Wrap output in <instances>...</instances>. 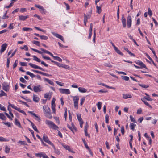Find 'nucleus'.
Masks as SVG:
<instances>
[{
	"instance_id": "50",
	"label": "nucleus",
	"mask_w": 158,
	"mask_h": 158,
	"mask_svg": "<svg viewBox=\"0 0 158 158\" xmlns=\"http://www.w3.org/2000/svg\"><path fill=\"white\" fill-rule=\"evenodd\" d=\"M10 62V58H8L7 59L6 67L7 68L9 67V64Z\"/></svg>"
},
{
	"instance_id": "62",
	"label": "nucleus",
	"mask_w": 158,
	"mask_h": 158,
	"mask_svg": "<svg viewBox=\"0 0 158 158\" xmlns=\"http://www.w3.org/2000/svg\"><path fill=\"white\" fill-rule=\"evenodd\" d=\"M32 128H33V129L35 131H36V132L38 133L39 132V131L38 130V129H37V128H36V126L35 125H34V126H33L32 127Z\"/></svg>"
},
{
	"instance_id": "44",
	"label": "nucleus",
	"mask_w": 158,
	"mask_h": 158,
	"mask_svg": "<svg viewBox=\"0 0 158 158\" xmlns=\"http://www.w3.org/2000/svg\"><path fill=\"white\" fill-rule=\"evenodd\" d=\"M148 14L150 16H151L152 14V12L150 8H148Z\"/></svg>"
},
{
	"instance_id": "60",
	"label": "nucleus",
	"mask_w": 158,
	"mask_h": 158,
	"mask_svg": "<svg viewBox=\"0 0 158 158\" xmlns=\"http://www.w3.org/2000/svg\"><path fill=\"white\" fill-rule=\"evenodd\" d=\"M88 127V125L87 124V123H86V125L84 127V131L86 132L87 131V128Z\"/></svg>"
},
{
	"instance_id": "51",
	"label": "nucleus",
	"mask_w": 158,
	"mask_h": 158,
	"mask_svg": "<svg viewBox=\"0 0 158 158\" xmlns=\"http://www.w3.org/2000/svg\"><path fill=\"white\" fill-rule=\"evenodd\" d=\"M11 106L14 109H15L16 110H19V108H18L16 106H15L14 105H11Z\"/></svg>"
},
{
	"instance_id": "34",
	"label": "nucleus",
	"mask_w": 158,
	"mask_h": 158,
	"mask_svg": "<svg viewBox=\"0 0 158 158\" xmlns=\"http://www.w3.org/2000/svg\"><path fill=\"white\" fill-rule=\"evenodd\" d=\"M121 78L122 79L125 81H128L129 80V78L128 77L124 76H122Z\"/></svg>"
},
{
	"instance_id": "46",
	"label": "nucleus",
	"mask_w": 158,
	"mask_h": 158,
	"mask_svg": "<svg viewBox=\"0 0 158 158\" xmlns=\"http://www.w3.org/2000/svg\"><path fill=\"white\" fill-rule=\"evenodd\" d=\"M130 118L131 121L134 123H136V122L135 120L133 117L131 115H130Z\"/></svg>"
},
{
	"instance_id": "36",
	"label": "nucleus",
	"mask_w": 158,
	"mask_h": 158,
	"mask_svg": "<svg viewBox=\"0 0 158 158\" xmlns=\"http://www.w3.org/2000/svg\"><path fill=\"white\" fill-rule=\"evenodd\" d=\"M32 43L37 46H40V43L39 41L34 40L32 41Z\"/></svg>"
},
{
	"instance_id": "49",
	"label": "nucleus",
	"mask_w": 158,
	"mask_h": 158,
	"mask_svg": "<svg viewBox=\"0 0 158 158\" xmlns=\"http://www.w3.org/2000/svg\"><path fill=\"white\" fill-rule=\"evenodd\" d=\"M0 92H1V93L0 94H1L2 97V96H7L6 94V93H5V92H4L2 90L0 91Z\"/></svg>"
},
{
	"instance_id": "13",
	"label": "nucleus",
	"mask_w": 158,
	"mask_h": 158,
	"mask_svg": "<svg viewBox=\"0 0 158 158\" xmlns=\"http://www.w3.org/2000/svg\"><path fill=\"white\" fill-rule=\"evenodd\" d=\"M7 46V44L6 43H4L1 46V48L0 51L1 53H2L6 50Z\"/></svg>"
},
{
	"instance_id": "2",
	"label": "nucleus",
	"mask_w": 158,
	"mask_h": 158,
	"mask_svg": "<svg viewBox=\"0 0 158 158\" xmlns=\"http://www.w3.org/2000/svg\"><path fill=\"white\" fill-rule=\"evenodd\" d=\"M45 123L50 128L54 130H57V129L59 128V127L51 121L46 120L45 121Z\"/></svg>"
},
{
	"instance_id": "22",
	"label": "nucleus",
	"mask_w": 158,
	"mask_h": 158,
	"mask_svg": "<svg viewBox=\"0 0 158 158\" xmlns=\"http://www.w3.org/2000/svg\"><path fill=\"white\" fill-rule=\"evenodd\" d=\"M0 119L3 120H6V118L3 113H0Z\"/></svg>"
},
{
	"instance_id": "6",
	"label": "nucleus",
	"mask_w": 158,
	"mask_h": 158,
	"mask_svg": "<svg viewBox=\"0 0 158 158\" xmlns=\"http://www.w3.org/2000/svg\"><path fill=\"white\" fill-rule=\"evenodd\" d=\"M60 92L61 94H69L70 93L69 90L67 89L60 88L59 89Z\"/></svg>"
},
{
	"instance_id": "64",
	"label": "nucleus",
	"mask_w": 158,
	"mask_h": 158,
	"mask_svg": "<svg viewBox=\"0 0 158 158\" xmlns=\"http://www.w3.org/2000/svg\"><path fill=\"white\" fill-rule=\"evenodd\" d=\"M13 23H10L9 27H8V28L10 29H12L14 28V27L13 26Z\"/></svg>"
},
{
	"instance_id": "9",
	"label": "nucleus",
	"mask_w": 158,
	"mask_h": 158,
	"mask_svg": "<svg viewBox=\"0 0 158 158\" xmlns=\"http://www.w3.org/2000/svg\"><path fill=\"white\" fill-rule=\"evenodd\" d=\"M2 89L5 91L7 92L9 90V85L8 83L4 82L2 84Z\"/></svg>"
},
{
	"instance_id": "20",
	"label": "nucleus",
	"mask_w": 158,
	"mask_h": 158,
	"mask_svg": "<svg viewBox=\"0 0 158 158\" xmlns=\"http://www.w3.org/2000/svg\"><path fill=\"white\" fill-rule=\"evenodd\" d=\"M44 81H46L48 83L52 85H53V86L54 85V83L53 82H52L51 80H50L49 79H47V78H44Z\"/></svg>"
},
{
	"instance_id": "10",
	"label": "nucleus",
	"mask_w": 158,
	"mask_h": 158,
	"mask_svg": "<svg viewBox=\"0 0 158 158\" xmlns=\"http://www.w3.org/2000/svg\"><path fill=\"white\" fill-rule=\"evenodd\" d=\"M28 64L31 67H32L33 68H34L35 69H39L43 71H45V70L44 69H43L42 68L40 67H39L38 66H37L35 64H32L31 63H29Z\"/></svg>"
},
{
	"instance_id": "12",
	"label": "nucleus",
	"mask_w": 158,
	"mask_h": 158,
	"mask_svg": "<svg viewBox=\"0 0 158 158\" xmlns=\"http://www.w3.org/2000/svg\"><path fill=\"white\" fill-rule=\"evenodd\" d=\"M52 34L53 35L56 36V37L58 38L61 40L62 41H63L64 42V39L63 37L61 35L57 34V33H56L54 32H52Z\"/></svg>"
},
{
	"instance_id": "25",
	"label": "nucleus",
	"mask_w": 158,
	"mask_h": 158,
	"mask_svg": "<svg viewBox=\"0 0 158 158\" xmlns=\"http://www.w3.org/2000/svg\"><path fill=\"white\" fill-rule=\"evenodd\" d=\"M15 125L18 126L19 127H21L20 123L19 121H18L17 118H15Z\"/></svg>"
},
{
	"instance_id": "57",
	"label": "nucleus",
	"mask_w": 158,
	"mask_h": 158,
	"mask_svg": "<svg viewBox=\"0 0 158 158\" xmlns=\"http://www.w3.org/2000/svg\"><path fill=\"white\" fill-rule=\"evenodd\" d=\"M26 9L25 8H21L20 9V12H26Z\"/></svg>"
},
{
	"instance_id": "15",
	"label": "nucleus",
	"mask_w": 158,
	"mask_h": 158,
	"mask_svg": "<svg viewBox=\"0 0 158 158\" xmlns=\"http://www.w3.org/2000/svg\"><path fill=\"white\" fill-rule=\"evenodd\" d=\"M29 17V15L23 16L22 15L19 16V19L20 20L25 21Z\"/></svg>"
},
{
	"instance_id": "53",
	"label": "nucleus",
	"mask_w": 158,
	"mask_h": 158,
	"mask_svg": "<svg viewBox=\"0 0 158 158\" xmlns=\"http://www.w3.org/2000/svg\"><path fill=\"white\" fill-rule=\"evenodd\" d=\"M64 115L65 118V120H66L67 116V109L66 108L65 109V112L64 114Z\"/></svg>"
},
{
	"instance_id": "59",
	"label": "nucleus",
	"mask_w": 158,
	"mask_h": 158,
	"mask_svg": "<svg viewBox=\"0 0 158 158\" xmlns=\"http://www.w3.org/2000/svg\"><path fill=\"white\" fill-rule=\"evenodd\" d=\"M20 81L23 83H26V81L23 77H21L20 79Z\"/></svg>"
},
{
	"instance_id": "35",
	"label": "nucleus",
	"mask_w": 158,
	"mask_h": 158,
	"mask_svg": "<svg viewBox=\"0 0 158 158\" xmlns=\"http://www.w3.org/2000/svg\"><path fill=\"white\" fill-rule=\"evenodd\" d=\"M40 37L41 40H47L48 39V36L45 35H40Z\"/></svg>"
},
{
	"instance_id": "8",
	"label": "nucleus",
	"mask_w": 158,
	"mask_h": 158,
	"mask_svg": "<svg viewBox=\"0 0 158 158\" xmlns=\"http://www.w3.org/2000/svg\"><path fill=\"white\" fill-rule=\"evenodd\" d=\"M132 18L131 16L128 15L127 19V25L128 28H130L131 26Z\"/></svg>"
},
{
	"instance_id": "14",
	"label": "nucleus",
	"mask_w": 158,
	"mask_h": 158,
	"mask_svg": "<svg viewBox=\"0 0 158 158\" xmlns=\"http://www.w3.org/2000/svg\"><path fill=\"white\" fill-rule=\"evenodd\" d=\"M62 145L64 148L66 150H68L69 152L73 153H75V152L72 150V149L70 148V147L69 146L65 145L64 144H62Z\"/></svg>"
},
{
	"instance_id": "30",
	"label": "nucleus",
	"mask_w": 158,
	"mask_h": 158,
	"mask_svg": "<svg viewBox=\"0 0 158 158\" xmlns=\"http://www.w3.org/2000/svg\"><path fill=\"white\" fill-rule=\"evenodd\" d=\"M96 8H97V11H96L99 14H100L101 13V11H102L101 7L97 6Z\"/></svg>"
},
{
	"instance_id": "39",
	"label": "nucleus",
	"mask_w": 158,
	"mask_h": 158,
	"mask_svg": "<svg viewBox=\"0 0 158 158\" xmlns=\"http://www.w3.org/2000/svg\"><path fill=\"white\" fill-rule=\"evenodd\" d=\"M136 126V125L135 124L131 123V124L130 127V128L132 130H134V127Z\"/></svg>"
},
{
	"instance_id": "4",
	"label": "nucleus",
	"mask_w": 158,
	"mask_h": 158,
	"mask_svg": "<svg viewBox=\"0 0 158 158\" xmlns=\"http://www.w3.org/2000/svg\"><path fill=\"white\" fill-rule=\"evenodd\" d=\"M42 88L40 85L34 86L33 90L35 92H40L42 90Z\"/></svg>"
},
{
	"instance_id": "3",
	"label": "nucleus",
	"mask_w": 158,
	"mask_h": 158,
	"mask_svg": "<svg viewBox=\"0 0 158 158\" xmlns=\"http://www.w3.org/2000/svg\"><path fill=\"white\" fill-rule=\"evenodd\" d=\"M79 100V97L78 96H76L73 97L74 106V107L77 109L78 108V101Z\"/></svg>"
},
{
	"instance_id": "27",
	"label": "nucleus",
	"mask_w": 158,
	"mask_h": 158,
	"mask_svg": "<svg viewBox=\"0 0 158 158\" xmlns=\"http://www.w3.org/2000/svg\"><path fill=\"white\" fill-rule=\"evenodd\" d=\"M139 65L141 66V67H140V68H145L146 69H147V68L146 66L145 65L142 61L141 62Z\"/></svg>"
},
{
	"instance_id": "37",
	"label": "nucleus",
	"mask_w": 158,
	"mask_h": 158,
	"mask_svg": "<svg viewBox=\"0 0 158 158\" xmlns=\"http://www.w3.org/2000/svg\"><path fill=\"white\" fill-rule=\"evenodd\" d=\"M77 118L79 122H81L83 121L82 118L81 117V115L80 114H78L77 115Z\"/></svg>"
},
{
	"instance_id": "29",
	"label": "nucleus",
	"mask_w": 158,
	"mask_h": 158,
	"mask_svg": "<svg viewBox=\"0 0 158 158\" xmlns=\"http://www.w3.org/2000/svg\"><path fill=\"white\" fill-rule=\"evenodd\" d=\"M22 30L23 31H32V29L31 28L26 27H23L22 29Z\"/></svg>"
},
{
	"instance_id": "61",
	"label": "nucleus",
	"mask_w": 158,
	"mask_h": 158,
	"mask_svg": "<svg viewBox=\"0 0 158 158\" xmlns=\"http://www.w3.org/2000/svg\"><path fill=\"white\" fill-rule=\"evenodd\" d=\"M121 132L122 133V134L123 135L124 134V127L123 126H122L121 127Z\"/></svg>"
},
{
	"instance_id": "48",
	"label": "nucleus",
	"mask_w": 158,
	"mask_h": 158,
	"mask_svg": "<svg viewBox=\"0 0 158 158\" xmlns=\"http://www.w3.org/2000/svg\"><path fill=\"white\" fill-rule=\"evenodd\" d=\"M139 85L141 87L143 88H147L148 87V86L147 85L141 84H139Z\"/></svg>"
},
{
	"instance_id": "11",
	"label": "nucleus",
	"mask_w": 158,
	"mask_h": 158,
	"mask_svg": "<svg viewBox=\"0 0 158 158\" xmlns=\"http://www.w3.org/2000/svg\"><path fill=\"white\" fill-rule=\"evenodd\" d=\"M121 21L123 27L125 28L126 26V20L124 17V15H122Z\"/></svg>"
},
{
	"instance_id": "18",
	"label": "nucleus",
	"mask_w": 158,
	"mask_h": 158,
	"mask_svg": "<svg viewBox=\"0 0 158 158\" xmlns=\"http://www.w3.org/2000/svg\"><path fill=\"white\" fill-rule=\"evenodd\" d=\"M28 113H29V114L33 115L36 118H35V119H36L37 120L39 121H40V120L39 117H38V116H37L36 115L35 113H33L31 111H28Z\"/></svg>"
},
{
	"instance_id": "33",
	"label": "nucleus",
	"mask_w": 158,
	"mask_h": 158,
	"mask_svg": "<svg viewBox=\"0 0 158 158\" xmlns=\"http://www.w3.org/2000/svg\"><path fill=\"white\" fill-rule=\"evenodd\" d=\"M146 55L147 58H148L152 62V63L155 66H156V64L154 63V62L153 61V60L150 57V56H149V55L147 53L146 54Z\"/></svg>"
},
{
	"instance_id": "63",
	"label": "nucleus",
	"mask_w": 158,
	"mask_h": 158,
	"mask_svg": "<svg viewBox=\"0 0 158 158\" xmlns=\"http://www.w3.org/2000/svg\"><path fill=\"white\" fill-rule=\"evenodd\" d=\"M42 153H36L35 156L37 157H39L40 158H41L42 157Z\"/></svg>"
},
{
	"instance_id": "1",
	"label": "nucleus",
	"mask_w": 158,
	"mask_h": 158,
	"mask_svg": "<svg viewBox=\"0 0 158 158\" xmlns=\"http://www.w3.org/2000/svg\"><path fill=\"white\" fill-rule=\"evenodd\" d=\"M44 112L45 116L49 119H51L52 117L50 112V109L47 106H43Z\"/></svg>"
},
{
	"instance_id": "23",
	"label": "nucleus",
	"mask_w": 158,
	"mask_h": 158,
	"mask_svg": "<svg viewBox=\"0 0 158 158\" xmlns=\"http://www.w3.org/2000/svg\"><path fill=\"white\" fill-rule=\"evenodd\" d=\"M114 50L116 52L118 53V54H119V55L123 56V53L121 52V51L119 50L117 47H115V49H114Z\"/></svg>"
},
{
	"instance_id": "31",
	"label": "nucleus",
	"mask_w": 158,
	"mask_h": 158,
	"mask_svg": "<svg viewBox=\"0 0 158 158\" xmlns=\"http://www.w3.org/2000/svg\"><path fill=\"white\" fill-rule=\"evenodd\" d=\"M10 148L8 147L6 145L5 148V152L6 153H9L10 152Z\"/></svg>"
},
{
	"instance_id": "42",
	"label": "nucleus",
	"mask_w": 158,
	"mask_h": 158,
	"mask_svg": "<svg viewBox=\"0 0 158 158\" xmlns=\"http://www.w3.org/2000/svg\"><path fill=\"white\" fill-rule=\"evenodd\" d=\"M31 50H32L36 52H37L39 54H41L42 53V52L39 51V50H38L36 49H34L33 48H31Z\"/></svg>"
},
{
	"instance_id": "21",
	"label": "nucleus",
	"mask_w": 158,
	"mask_h": 158,
	"mask_svg": "<svg viewBox=\"0 0 158 158\" xmlns=\"http://www.w3.org/2000/svg\"><path fill=\"white\" fill-rule=\"evenodd\" d=\"M84 145L86 148L89 151L90 155L92 156L93 155V153L92 152L91 150L90 149L89 147L88 146L87 143H86V144H84Z\"/></svg>"
},
{
	"instance_id": "16",
	"label": "nucleus",
	"mask_w": 158,
	"mask_h": 158,
	"mask_svg": "<svg viewBox=\"0 0 158 158\" xmlns=\"http://www.w3.org/2000/svg\"><path fill=\"white\" fill-rule=\"evenodd\" d=\"M78 89L79 91L81 93H84L87 92V89L83 87H79Z\"/></svg>"
},
{
	"instance_id": "26",
	"label": "nucleus",
	"mask_w": 158,
	"mask_h": 158,
	"mask_svg": "<svg viewBox=\"0 0 158 158\" xmlns=\"http://www.w3.org/2000/svg\"><path fill=\"white\" fill-rule=\"evenodd\" d=\"M54 149V152L57 154L59 155L60 154V151L58 149H56L55 147V146L54 145V147H52Z\"/></svg>"
},
{
	"instance_id": "32",
	"label": "nucleus",
	"mask_w": 158,
	"mask_h": 158,
	"mask_svg": "<svg viewBox=\"0 0 158 158\" xmlns=\"http://www.w3.org/2000/svg\"><path fill=\"white\" fill-rule=\"evenodd\" d=\"M27 75L30 76L31 77H35V75L31 73L29 71H27L26 73Z\"/></svg>"
},
{
	"instance_id": "5",
	"label": "nucleus",
	"mask_w": 158,
	"mask_h": 158,
	"mask_svg": "<svg viewBox=\"0 0 158 158\" xmlns=\"http://www.w3.org/2000/svg\"><path fill=\"white\" fill-rule=\"evenodd\" d=\"M32 57L33 58V60L35 61H36L38 62H41V64L42 65H43L45 67H48V65L46 64L44 61H41L38 58L37 56H33Z\"/></svg>"
},
{
	"instance_id": "55",
	"label": "nucleus",
	"mask_w": 158,
	"mask_h": 158,
	"mask_svg": "<svg viewBox=\"0 0 158 158\" xmlns=\"http://www.w3.org/2000/svg\"><path fill=\"white\" fill-rule=\"evenodd\" d=\"M42 57L44 59L48 60H51V58L49 57H47L45 56H43Z\"/></svg>"
},
{
	"instance_id": "19",
	"label": "nucleus",
	"mask_w": 158,
	"mask_h": 158,
	"mask_svg": "<svg viewBox=\"0 0 158 158\" xmlns=\"http://www.w3.org/2000/svg\"><path fill=\"white\" fill-rule=\"evenodd\" d=\"M33 100L34 101L37 102L39 101V98L37 95L33 94Z\"/></svg>"
},
{
	"instance_id": "7",
	"label": "nucleus",
	"mask_w": 158,
	"mask_h": 158,
	"mask_svg": "<svg viewBox=\"0 0 158 158\" xmlns=\"http://www.w3.org/2000/svg\"><path fill=\"white\" fill-rule=\"evenodd\" d=\"M43 139L45 142L52 145V147L54 146V145L49 140L48 138L45 134H44L43 135Z\"/></svg>"
},
{
	"instance_id": "41",
	"label": "nucleus",
	"mask_w": 158,
	"mask_h": 158,
	"mask_svg": "<svg viewBox=\"0 0 158 158\" xmlns=\"http://www.w3.org/2000/svg\"><path fill=\"white\" fill-rule=\"evenodd\" d=\"M105 122L107 123H109V115L108 114H106L105 115Z\"/></svg>"
},
{
	"instance_id": "58",
	"label": "nucleus",
	"mask_w": 158,
	"mask_h": 158,
	"mask_svg": "<svg viewBox=\"0 0 158 158\" xmlns=\"http://www.w3.org/2000/svg\"><path fill=\"white\" fill-rule=\"evenodd\" d=\"M7 12H6L4 15H3V17H2V19H5L7 18H8L9 17L8 16H6V14H7Z\"/></svg>"
},
{
	"instance_id": "28",
	"label": "nucleus",
	"mask_w": 158,
	"mask_h": 158,
	"mask_svg": "<svg viewBox=\"0 0 158 158\" xmlns=\"http://www.w3.org/2000/svg\"><path fill=\"white\" fill-rule=\"evenodd\" d=\"M104 65L109 68H111L112 67V66L109 62L105 63L104 64Z\"/></svg>"
},
{
	"instance_id": "47",
	"label": "nucleus",
	"mask_w": 158,
	"mask_h": 158,
	"mask_svg": "<svg viewBox=\"0 0 158 158\" xmlns=\"http://www.w3.org/2000/svg\"><path fill=\"white\" fill-rule=\"evenodd\" d=\"M54 59L58 61L59 62H62V59L58 56H55Z\"/></svg>"
},
{
	"instance_id": "45",
	"label": "nucleus",
	"mask_w": 158,
	"mask_h": 158,
	"mask_svg": "<svg viewBox=\"0 0 158 158\" xmlns=\"http://www.w3.org/2000/svg\"><path fill=\"white\" fill-rule=\"evenodd\" d=\"M18 143L20 144L21 145H26L27 144L25 143V141H19L18 142Z\"/></svg>"
},
{
	"instance_id": "43",
	"label": "nucleus",
	"mask_w": 158,
	"mask_h": 158,
	"mask_svg": "<svg viewBox=\"0 0 158 158\" xmlns=\"http://www.w3.org/2000/svg\"><path fill=\"white\" fill-rule=\"evenodd\" d=\"M102 105V102H99L97 104L98 108L99 110H100L101 109Z\"/></svg>"
},
{
	"instance_id": "54",
	"label": "nucleus",
	"mask_w": 158,
	"mask_h": 158,
	"mask_svg": "<svg viewBox=\"0 0 158 158\" xmlns=\"http://www.w3.org/2000/svg\"><path fill=\"white\" fill-rule=\"evenodd\" d=\"M63 68L69 70L70 69V67L68 65L64 64V66H63Z\"/></svg>"
},
{
	"instance_id": "17",
	"label": "nucleus",
	"mask_w": 158,
	"mask_h": 158,
	"mask_svg": "<svg viewBox=\"0 0 158 158\" xmlns=\"http://www.w3.org/2000/svg\"><path fill=\"white\" fill-rule=\"evenodd\" d=\"M123 98L125 99H127L128 98H131V95L130 94H123Z\"/></svg>"
},
{
	"instance_id": "38",
	"label": "nucleus",
	"mask_w": 158,
	"mask_h": 158,
	"mask_svg": "<svg viewBox=\"0 0 158 158\" xmlns=\"http://www.w3.org/2000/svg\"><path fill=\"white\" fill-rule=\"evenodd\" d=\"M9 140L6 139L5 138H3L2 137H0V141L2 142V141H8Z\"/></svg>"
},
{
	"instance_id": "24",
	"label": "nucleus",
	"mask_w": 158,
	"mask_h": 158,
	"mask_svg": "<svg viewBox=\"0 0 158 158\" xmlns=\"http://www.w3.org/2000/svg\"><path fill=\"white\" fill-rule=\"evenodd\" d=\"M51 108L52 110L53 113L55 114L56 110H55V104H51Z\"/></svg>"
},
{
	"instance_id": "40",
	"label": "nucleus",
	"mask_w": 158,
	"mask_h": 158,
	"mask_svg": "<svg viewBox=\"0 0 158 158\" xmlns=\"http://www.w3.org/2000/svg\"><path fill=\"white\" fill-rule=\"evenodd\" d=\"M40 11L42 14H45L46 13V11L45 10L43 7L42 9H40Z\"/></svg>"
},
{
	"instance_id": "56",
	"label": "nucleus",
	"mask_w": 158,
	"mask_h": 158,
	"mask_svg": "<svg viewBox=\"0 0 158 158\" xmlns=\"http://www.w3.org/2000/svg\"><path fill=\"white\" fill-rule=\"evenodd\" d=\"M14 4V2H11L10 4L8 6H5V8H8L13 6Z\"/></svg>"
},
{
	"instance_id": "52",
	"label": "nucleus",
	"mask_w": 158,
	"mask_h": 158,
	"mask_svg": "<svg viewBox=\"0 0 158 158\" xmlns=\"http://www.w3.org/2000/svg\"><path fill=\"white\" fill-rule=\"evenodd\" d=\"M0 110L3 111H6V109L5 108L4 106H1V105L0 104Z\"/></svg>"
}]
</instances>
